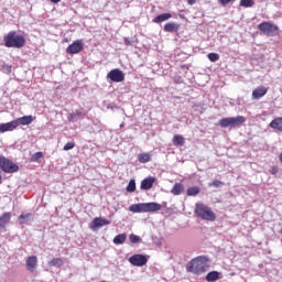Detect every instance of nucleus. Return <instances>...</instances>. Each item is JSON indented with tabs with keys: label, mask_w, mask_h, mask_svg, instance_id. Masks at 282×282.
Masks as SVG:
<instances>
[{
	"label": "nucleus",
	"mask_w": 282,
	"mask_h": 282,
	"mask_svg": "<svg viewBox=\"0 0 282 282\" xmlns=\"http://www.w3.org/2000/svg\"><path fill=\"white\" fill-rule=\"evenodd\" d=\"M208 261L210 260L206 256H200L193 259L187 264V272H192L193 274H204L208 268Z\"/></svg>",
	"instance_id": "nucleus-1"
},
{
	"label": "nucleus",
	"mask_w": 282,
	"mask_h": 282,
	"mask_svg": "<svg viewBox=\"0 0 282 282\" xmlns=\"http://www.w3.org/2000/svg\"><path fill=\"white\" fill-rule=\"evenodd\" d=\"M6 47H14L15 50H21L25 46V36L17 34L15 31H10L3 37Z\"/></svg>",
	"instance_id": "nucleus-2"
},
{
	"label": "nucleus",
	"mask_w": 282,
	"mask_h": 282,
	"mask_svg": "<svg viewBox=\"0 0 282 282\" xmlns=\"http://www.w3.org/2000/svg\"><path fill=\"white\" fill-rule=\"evenodd\" d=\"M130 213H158L162 210V205L160 203H139L133 204L129 207Z\"/></svg>",
	"instance_id": "nucleus-3"
},
{
	"label": "nucleus",
	"mask_w": 282,
	"mask_h": 282,
	"mask_svg": "<svg viewBox=\"0 0 282 282\" xmlns=\"http://www.w3.org/2000/svg\"><path fill=\"white\" fill-rule=\"evenodd\" d=\"M195 214L205 221H215L217 219V216L215 215V212L210 209L207 205H204L202 203H197L195 206Z\"/></svg>",
	"instance_id": "nucleus-4"
},
{
	"label": "nucleus",
	"mask_w": 282,
	"mask_h": 282,
	"mask_svg": "<svg viewBox=\"0 0 282 282\" xmlns=\"http://www.w3.org/2000/svg\"><path fill=\"white\" fill-rule=\"evenodd\" d=\"M246 117L238 116V117H227L219 120V127L223 129H237V127H241V124H245Z\"/></svg>",
	"instance_id": "nucleus-5"
},
{
	"label": "nucleus",
	"mask_w": 282,
	"mask_h": 282,
	"mask_svg": "<svg viewBox=\"0 0 282 282\" xmlns=\"http://www.w3.org/2000/svg\"><path fill=\"white\" fill-rule=\"evenodd\" d=\"M0 170L3 171V173H17V171H19V165H17L14 162L10 161V159L1 155L0 156Z\"/></svg>",
	"instance_id": "nucleus-6"
},
{
	"label": "nucleus",
	"mask_w": 282,
	"mask_h": 282,
	"mask_svg": "<svg viewBox=\"0 0 282 282\" xmlns=\"http://www.w3.org/2000/svg\"><path fill=\"white\" fill-rule=\"evenodd\" d=\"M258 28L267 36H276L279 34V25L272 24L271 22H262Z\"/></svg>",
	"instance_id": "nucleus-7"
},
{
	"label": "nucleus",
	"mask_w": 282,
	"mask_h": 282,
	"mask_svg": "<svg viewBox=\"0 0 282 282\" xmlns=\"http://www.w3.org/2000/svg\"><path fill=\"white\" fill-rule=\"evenodd\" d=\"M149 259L144 254H133L129 258V263L131 265H135L137 268H142V265H147Z\"/></svg>",
	"instance_id": "nucleus-8"
},
{
	"label": "nucleus",
	"mask_w": 282,
	"mask_h": 282,
	"mask_svg": "<svg viewBox=\"0 0 282 282\" xmlns=\"http://www.w3.org/2000/svg\"><path fill=\"white\" fill-rule=\"evenodd\" d=\"M107 78L112 83H122L124 80V73L119 68H113L108 73Z\"/></svg>",
	"instance_id": "nucleus-9"
},
{
	"label": "nucleus",
	"mask_w": 282,
	"mask_h": 282,
	"mask_svg": "<svg viewBox=\"0 0 282 282\" xmlns=\"http://www.w3.org/2000/svg\"><path fill=\"white\" fill-rule=\"evenodd\" d=\"M109 224H111V221L107 220L106 218L102 217H96L93 219V221L89 225L90 230H100V228H102V226H109Z\"/></svg>",
	"instance_id": "nucleus-10"
},
{
	"label": "nucleus",
	"mask_w": 282,
	"mask_h": 282,
	"mask_svg": "<svg viewBox=\"0 0 282 282\" xmlns=\"http://www.w3.org/2000/svg\"><path fill=\"white\" fill-rule=\"evenodd\" d=\"M83 41L77 40L76 42L68 45L66 48V54H80V52H83Z\"/></svg>",
	"instance_id": "nucleus-11"
},
{
	"label": "nucleus",
	"mask_w": 282,
	"mask_h": 282,
	"mask_svg": "<svg viewBox=\"0 0 282 282\" xmlns=\"http://www.w3.org/2000/svg\"><path fill=\"white\" fill-rule=\"evenodd\" d=\"M37 267H39V258H36V256H30L26 259V270H29V272H36Z\"/></svg>",
	"instance_id": "nucleus-12"
},
{
	"label": "nucleus",
	"mask_w": 282,
	"mask_h": 282,
	"mask_svg": "<svg viewBox=\"0 0 282 282\" xmlns=\"http://www.w3.org/2000/svg\"><path fill=\"white\" fill-rule=\"evenodd\" d=\"M153 184H155V177L150 176L141 182L140 188L141 191H151V188H153Z\"/></svg>",
	"instance_id": "nucleus-13"
},
{
	"label": "nucleus",
	"mask_w": 282,
	"mask_h": 282,
	"mask_svg": "<svg viewBox=\"0 0 282 282\" xmlns=\"http://www.w3.org/2000/svg\"><path fill=\"white\" fill-rule=\"evenodd\" d=\"M34 122V117L32 116H24L15 119L17 127H26L28 124H32Z\"/></svg>",
	"instance_id": "nucleus-14"
},
{
	"label": "nucleus",
	"mask_w": 282,
	"mask_h": 282,
	"mask_svg": "<svg viewBox=\"0 0 282 282\" xmlns=\"http://www.w3.org/2000/svg\"><path fill=\"white\" fill-rule=\"evenodd\" d=\"M17 120L7 122V123H1L0 124V133H6V131H14L17 129Z\"/></svg>",
	"instance_id": "nucleus-15"
},
{
	"label": "nucleus",
	"mask_w": 282,
	"mask_h": 282,
	"mask_svg": "<svg viewBox=\"0 0 282 282\" xmlns=\"http://www.w3.org/2000/svg\"><path fill=\"white\" fill-rule=\"evenodd\" d=\"M268 94V88L267 87H258L252 91V98L253 100H259L263 98Z\"/></svg>",
	"instance_id": "nucleus-16"
},
{
	"label": "nucleus",
	"mask_w": 282,
	"mask_h": 282,
	"mask_svg": "<svg viewBox=\"0 0 282 282\" xmlns=\"http://www.w3.org/2000/svg\"><path fill=\"white\" fill-rule=\"evenodd\" d=\"M11 219H12V214L8 212L2 214V216H0V230H3V228H7Z\"/></svg>",
	"instance_id": "nucleus-17"
},
{
	"label": "nucleus",
	"mask_w": 282,
	"mask_h": 282,
	"mask_svg": "<svg viewBox=\"0 0 282 282\" xmlns=\"http://www.w3.org/2000/svg\"><path fill=\"white\" fill-rule=\"evenodd\" d=\"M19 224H30V221H34V217L32 213L22 214L18 217Z\"/></svg>",
	"instance_id": "nucleus-18"
},
{
	"label": "nucleus",
	"mask_w": 282,
	"mask_h": 282,
	"mask_svg": "<svg viewBox=\"0 0 282 282\" xmlns=\"http://www.w3.org/2000/svg\"><path fill=\"white\" fill-rule=\"evenodd\" d=\"M169 19H173V14L171 13H162L153 19V23H164V21H169Z\"/></svg>",
	"instance_id": "nucleus-19"
},
{
	"label": "nucleus",
	"mask_w": 282,
	"mask_h": 282,
	"mask_svg": "<svg viewBox=\"0 0 282 282\" xmlns=\"http://www.w3.org/2000/svg\"><path fill=\"white\" fill-rule=\"evenodd\" d=\"M269 127H270L271 129H276L278 131H281V132H282V117H279V118L273 119V120L270 122Z\"/></svg>",
	"instance_id": "nucleus-20"
},
{
	"label": "nucleus",
	"mask_w": 282,
	"mask_h": 282,
	"mask_svg": "<svg viewBox=\"0 0 282 282\" xmlns=\"http://www.w3.org/2000/svg\"><path fill=\"white\" fill-rule=\"evenodd\" d=\"M178 30H180V24L175 22H170L164 25V32L173 33V32H177Z\"/></svg>",
	"instance_id": "nucleus-21"
},
{
	"label": "nucleus",
	"mask_w": 282,
	"mask_h": 282,
	"mask_svg": "<svg viewBox=\"0 0 282 282\" xmlns=\"http://www.w3.org/2000/svg\"><path fill=\"white\" fill-rule=\"evenodd\" d=\"M171 193L172 195H182L184 193V185L182 183H175Z\"/></svg>",
	"instance_id": "nucleus-22"
},
{
	"label": "nucleus",
	"mask_w": 282,
	"mask_h": 282,
	"mask_svg": "<svg viewBox=\"0 0 282 282\" xmlns=\"http://www.w3.org/2000/svg\"><path fill=\"white\" fill-rule=\"evenodd\" d=\"M219 274L221 273H219L218 271H210L206 275V281L208 282L219 281Z\"/></svg>",
	"instance_id": "nucleus-23"
},
{
	"label": "nucleus",
	"mask_w": 282,
	"mask_h": 282,
	"mask_svg": "<svg viewBox=\"0 0 282 282\" xmlns=\"http://www.w3.org/2000/svg\"><path fill=\"white\" fill-rule=\"evenodd\" d=\"M113 243L120 246L127 241V234H119L113 238Z\"/></svg>",
	"instance_id": "nucleus-24"
},
{
	"label": "nucleus",
	"mask_w": 282,
	"mask_h": 282,
	"mask_svg": "<svg viewBox=\"0 0 282 282\" xmlns=\"http://www.w3.org/2000/svg\"><path fill=\"white\" fill-rule=\"evenodd\" d=\"M138 160L141 164H147V162H151V153L149 152L140 153L138 155Z\"/></svg>",
	"instance_id": "nucleus-25"
},
{
	"label": "nucleus",
	"mask_w": 282,
	"mask_h": 282,
	"mask_svg": "<svg viewBox=\"0 0 282 282\" xmlns=\"http://www.w3.org/2000/svg\"><path fill=\"white\" fill-rule=\"evenodd\" d=\"M199 186H192L189 188H187V195L188 197H195L197 195H199Z\"/></svg>",
	"instance_id": "nucleus-26"
},
{
	"label": "nucleus",
	"mask_w": 282,
	"mask_h": 282,
	"mask_svg": "<svg viewBox=\"0 0 282 282\" xmlns=\"http://www.w3.org/2000/svg\"><path fill=\"white\" fill-rule=\"evenodd\" d=\"M184 137L180 135V134H175L173 138V144H175V147H184Z\"/></svg>",
	"instance_id": "nucleus-27"
},
{
	"label": "nucleus",
	"mask_w": 282,
	"mask_h": 282,
	"mask_svg": "<svg viewBox=\"0 0 282 282\" xmlns=\"http://www.w3.org/2000/svg\"><path fill=\"white\" fill-rule=\"evenodd\" d=\"M48 265H53L54 268H61V265H63V259L54 258L52 261L48 262Z\"/></svg>",
	"instance_id": "nucleus-28"
},
{
	"label": "nucleus",
	"mask_w": 282,
	"mask_h": 282,
	"mask_svg": "<svg viewBox=\"0 0 282 282\" xmlns=\"http://www.w3.org/2000/svg\"><path fill=\"white\" fill-rule=\"evenodd\" d=\"M128 193H135V180H130L126 188Z\"/></svg>",
	"instance_id": "nucleus-29"
},
{
	"label": "nucleus",
	"mask_w": 282,
	"mask_h": 282,
	"mask_svg": "<svg viewBox=\"0 0 282 282\" xmlns=\"http://www.w3.org/2000/svg\"><path fill=\"white\" fill-rule=\"evenodd\" d=\"M241 8H252L254 6L253 0H240Z\"/></svg>",
	"instance_id": "nucleus-30"
},
{
	"label": "nucleus",
	"mask_w": 282,
	"mask_h": 282,
	"mask_svg": "<svg viewBox=\"0 0 282 282\" xmlns=\"http://www.w3.org/2000/svg\"><path fill=\"white\" fill-rule=\"evenodd\" d=\"M225 185L226 184L219 180H215L208 184V186H214V188H221V186H225Z\"/></svg>",
	"instance_id": "nucleus-31"
},
{
	"label": "nucleus",
	"mask_w": 282,
	"mask_h": 282,
	"mask_svg": "<svg viewBox=\"0 0 282 282\" xmlns=\"http://www.w3.org/2000/svg\"><path fill=\"white\" fill-rule=\"evenodd\" d=\"M207 58H209V61L212 63H217V61H219V54H217V53H209L207 55Z\"/></svg>",
	"instance_id": "nucleus-32"
},
{
	"label": "nucleus",
	"mask_w": 282,
	"mask_h": 282,
	"mask_svg": "<svg viewBox=\"0 0 282 282\" xmlns=\"http://www.w3.org/2000/svg\"><path fill=\"white\" fill-rule=\"evenodd\" d=\"M129 239H130V242H131V243H140V241H141L140 236L134 235V234H131V235L129 236Z\"/></svg>",
	"instance_id": "nucleus-33"
},
{
	"label": "nucleus",
	"mask_w": 282,
	"mask_h": 282,
	"mask_svg": "<svg viewBox=\"0 0 282 282\" xmlns=\"http://www.w3.org/2000/svg\"><path fill=\"white\" fill-rule=\"evenodd\" d=\"M41 158H43V152H35L31 158V162H39Z\"/></svg>",
	"instance_id": "nucleus-34"
},
{
	"label": "nucleus",
	"mask_w": 282,
	"mask_h": 282,
	"mask_svg": "<svg viewBox=\"0 0 282 282\" xmlns=\"http://www.w3.org/2000/svg\"><path fill=\"white\" fill-rule=\"evenodd\" d=\"M2 72L4 74H11L12 73V66L8 65V64L2 65Z\"/></svg>",
	"instance_id": "nucleus-35"
},
{
	"label": "nucleus",
	"mask_w": 282,
	"mask_h": 282,
	"mask_svg": "<svg viewBox=\"0 0 282 282\" xmlns=\"http://www.w3.org/2000/svg\"><path fill=\"white\" fill-rule=\"evenodd\" d=\"M76 144L74 142H68L64 145V151H72Z\"/></svg>",
	"instance_id": "nucleus-36"
},
{
	"label": "nucleus",
	"mask_w": 282,
	"mask_h": 282,
	"mask_svg": "<svg viewBox=\"0 0 282 282\" xmlns=\"http://www.w3.org/2000/svg\"><path fill=\"white\" fill-rule=\"evenodd\" d=\"M74 113L75 118L77 119L85 118V112H83L82 110H76Z\"/></svg>",
	"instance_id": "nucleus-37"
},
{
	"label": "nucleus",
	"mask_w": 282,
	"mask_h": 282,
	"mask_svg": "<svg viewBox=\"0 0 282 282\" xmlns=\"http://www.w3.org/2000/svg\"><path fill=\"white\" fill-rule=\"evenodd\" d=\"M75 118H76V115H75L74 112H73V113H69V115L67 116V120H68L69 122H74Z\"/></svg>",
	"instance_id": "nucleus-38"
},
{
	"label": "nucleus",
	"mask_w": 282,
	"mask_h": 282,
	"mask_svg": "<svg viewBox=\"0 0 282 282\" xmlns=\"http://www.w3.org/2000/svg\"><path fill=\"white\" fill-rule=\"evenodd\" d=\"M124 43H126V45H133V40L126 37Z\"/></svg>",
	"instance_id": "nucleus-39"
},
{
	"label": "nucleus",
	"mask_w": 282,
	"mask_h": 282,
	"mask_svg": "<svg viewBox=\"0 0 282 282\" xmlns=\"http://www.w3.org/2000/svg\"><path fill=\"white\" fill-rule=\"evenodd\" d=\"M187 3L189 6H195V3H197V0H187Z\"/></svg>",
	"instance_id": "nucleus-40"
},
{
	"label": "nucleus",
	"mask_w": 282,
	"mask_h": 282,
	"mask_svg": "<svg viewBox=\"0 0 282 282\" xmlns=\"http://www.w3.org/2000/svg\"><path fill=\"white\" fill-rule=\"evenodd\" d=\"M278 172H279V170H276L275 167H273L271 171L272 175H276Z\"/></svg>",
	"instance_id": "nucleus-41"
},
{
	"label": "nucleus",
	"mask_w": 282,
	"mask_h": 282,
	"mask_svg": "<svg viewBox=\"0 0 282 282\" xmlns=\"http://www.w3.org/2000/svg\"><path fill=\"white\" fill-rule=\"evenodd\" d=\"M51 3H61V0H51Z\"/></svg>",
	"instance_id": "nucleus-42"
},
{
	"label": "nucleus",
	"mask_w": 282,
	"mask_h": 282,
	"mask_svg": "<svg viewBox=\"0 0 282 282\" xmlns=\"http://www.w3.org/2000/svg\"><path fill=\"white\" fill-rule=\"evenodd\" d=\"M0 184H3V176L0 174Z\"/></svg>",
	"instance_id": "nucleus-43"
},
{
	"label": "nucleus",
	"mask_w": 282,
	"mask_h": 282,
	"mask_svg": "<svg viewBox=\"0 0 282 282\" xmlns=\"http://www.w3.org/2000/svg\"><path fill=\"white\" fill-rule=\"evenodd\" d=\"M279 158H280V162L282 163V153L280 154V156H279Z\"/></svg>",
	"instance_id": "nucleus-44"
}]
</instances>
